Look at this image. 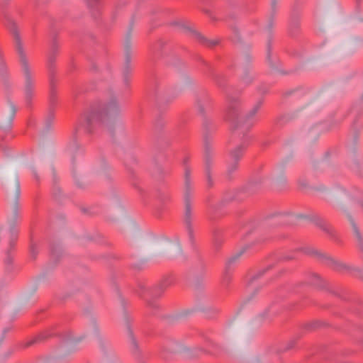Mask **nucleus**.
Instances as JSON below:
<instances>
[{
	"instance_id": "obj_19",
	"label": "nucleus",
	"mask_w": 363,
	"mask_h": 363,
	"mask_svg": "<svg viewBox=\"0 0 363 363\" xmlns=\"http://www.w3.org/2000/svg\"><path fill=\"white\" fill-rule=\"evenodd\" d=\"M274 267V263L269 264L267 267L259 270L256 274H255L252 275L250 277H249L248 280H247L248 286L253 284L257 280H258L260 277H262L264 274H265L268 271L273 269Z\"/></svg>"
},
{
	"instance_id": "obj_13",
	"label": "nucleus",
	"mask_w": 363,
	"mask_h": 363,
	"mask_svg": "<svg viewBox=\"0 0 363 363\" xmlns=\"http://www.w3.org/2000/svg\"><path fill=\"white\" fill-rule=\"evenodd\" d=\"M182 28L186 34L189 35L190 37L197 40L199 43L206 47L213 48L218 44V41L208 40L200 33L197 32L196 30L189 26L182 25Z\"/></svg>"
},
{
	"instance_id": "obj_31",
	"label": "nucleus",
	"mask_w": 363,
	"mask_h": 363,
	"mask_svg": "<svg viewBox=\"0 0 363 363\" xmlns=\"http://www.w3.org/2000/svg\"><path fill=\"white\" fill-rule=\"evenodd\" d=\"M294 345H295V340H291L284 348L279 350L278 352L279 353L284 352L287 350H289L292 349L294 347Z\"/></svg>"
},
{
	"instance_id": "obj_38",
	"label": "nucleus",
	"mask_w": 363,
	"mask_h": 363,
	"mask_svg": "<svg viewBox=\"0 0 363 363\" xmlns=\"http://www.w3.org/2000/svg\"><path fill=\"white\" fill-rule=\"evenodd\" d=\"M242 81L244 82V83L248 84L251 82V79H249V77L247 76L245 77L242 78Z\"/></svg>"
},
{
	"instance_id": "obj_33",
	"label": "nucleus",
	"mask_w": 363,
	"mask_h": 363,
	"mask_svg": "<svg viewBox=\"0 0 363 363\" xmlns=\"http://www.w3.org/2000/svg\"><path fill=\"white\" fill-rule=\"evenodd\" d=\"M164 124H165V122L164 121V120L162 118H159L155 122V128L159 130V129H162L164 126Z\"/></svg>"
},
{
	"instance_id": "obj_30",
	"label": "nucleus",
	"mask_w": 363,
	"mask_h": 363,
	"mask_svg": "<svg viewBox=\"0 0 363 363\" xmlns=\"http://www.w3.org/2000/svg\"><path fill=\"white\" fill-rule=\"evenodd\" d=\"M60 253V249L58 247L52 246L50 248V255L51 257L55 258L59 256V254Z\"/></svg>"
},
{
	"instance_id": "obj_53",
	"label": "nucleus",
	"mask_w": 363,
	"mask_h": 363,
	"mask_svg": "<svg viewBox=\"0 0 363 363\" xmlns=\"http://www.w3.org/2000/svg\"><path fill=\"white\" fill-rule=\"evenodd\" d=\"M362 99H363V94H362Z\"/></svg>"
},
{
	"instance_id": "obj_29",
	"label": "nucleus",
	"mask_w": 363,
	"mask_h": 363,
	"mask_svg": "<svg viewBox=\"0 0 363 363\" xmlns=\"http://www.w3.org/2000/svg\"><path fill=\"white\" fill-rule=\"evenodd\" d=\"M164 45V43L162 40H159L154 45L152 48V51L154 52H157V51L161 50L163 48Z\"/></svg>"
},
{
	"instance_id": "obj_42",
	"label": "nucleus",
	"mask_w": 363,
	"mask_h": 363,
	"mask_svg": "<svg viewBox=\"0 0 363 363\" xmlns=\"http://www.w3.org/2000/svg\"><path fill=\"white\" fill-rule=\"evenodd\" d=\"M352 128H353L354 129H356V128H357V125H356V121H354V123H353V124H352Z\"/></svg>"
},
{
	"instance_id": "obj_41",
	"label": "nucleus",
	"mask_w": 363,
	"mask_h": 363,
	"mask_svg": "<svg viewBox=\"0 0 363 363\" xmlns=\"http://www.w3.org/2000/svg\"><path fill=\"white\" fill-rule=\"evenodd\" d=\"M276 3H277V0H273L272 2V6L273 10H274Z\"/></svg>"
},
{
	"instance_id": "obj_46",
	"label": "nucleus",
	"mask_w": 363,
	"mask_h": 363,
	"mask_svg": "<svg viewBox=\"0 0 363 363\" xmlns=\"http://www.w3.org/2000/svg\"><path fill=\"white\" fill-rule=\"evenodd\" d=\"M355 1H356V2H357V4H359V2H360V0H355Z\"/></svg>"
},
{
	"instance_id": "obj_7",
	"label": "nucleus",
	"mask_w": 363,
	"mask_h": 363,
	"mask_svg": "<svg viewBox=\"0 0 363 363\" xmlns=\"http://www.w3.org/2000/svg\"><path fill=\"white\" fill-rule=\"evenodd\" d=\"M306 253L318 255L323 260V262H324L325 264H327L336 272L347 271L354 276H357L363 279V272H362L359 269L347 266L342 262L334 259L333 258L328 256L327 255L319 253L315 250L306 251Z\"/></svg>"
},
{
	"instance_id": "obj_40",
	"label": "nucleus",
	"mask_w": 363,
	"mask_h": 363,
	"mask_svg": "<svg viewBox=\"0 0 363 363\" xmlns=\"http://www.w3.org/2000/svg\"><path fill=\"white\" fill-rule=\"evenodd\" d=\"M252 188H253V184H249V186H248L249 191H251L252 193H254L255 191L252 189Z\"/></svg>"
},
{
	"instance_id": "obj_5",
	"label": "nucleus",
	"mask_w": 363,
	"mask_h": 363,
	"mask_svg": "<svg viewBox=\"0 0 363 363\" xmlns=\"http://www.w3.org/2000/svg\"><path fill=\"white\" fill-rule=\"evenodd\" d=\"M208 122L205 121L203 123V127L205 129V132L203 133V158L207 186L208 188H211L213 186L211 170L213 164L214 152L213 150V139L208 131Z\"/></svg>"
},
{
	"instance_id": "obj_27",
	"label": "nucleus",
	"mask_w": 363,
	"mask_h": 363,
	"mask_svg": "<svg viewBox=\"0 0 363 363\" xmlns=\"http://www.w3.org/2000/svg\"><path fill=\"white\" fill-rule=\"evenodd\" d=\"M54 119V111L53 109H49V113L46 119V125L48 128L51 126L52 122Z\"/></svg>"
},
{
	"instance_id": "obj_2",
	"label": "nucleus",
	"mask_w": 363,
	"mask_h": 363,
	"mask_svg": "<svg viewBox=\"0 0 363 363\" xmlns=\"http://www.w3.org/2000/svg\"><path fill=\"white\" fill-rule=\"evenodd\" d=\"M228 106L225 115L226 121L231 123L233 129H237L247 133L253 125V118L259 111L263 104V99H259L249 111L243 120L239 119L240 116V101L238 98L231 97L228 94Z\"/></svg>"
},
{
	"instance_id": "obj_43",
	"label": "nucleus",
	"mask_w": 363,
	"mask_h": 363,
	"mask_svg": "<svg viewBox=\"0 0 363 363\" xmlns=\"http://www.w3.org/2000/svg\"><path fill=\"white\" fill-rule=\"evenodd\" d=\"M188 161H189V158L188 157L184 158V164H186L188 162Z\"/></svg>"
},
{
	"instance_id": "obj_39",
	"label": "nucleus",
	"mask_w": 363,
	"mask_h": 363,
	"mask_svg": "<svg viewBox=\"0 0 363 363\" xmlns=\"http://www.w3.org/2000/svg\"><path fill=\"white\" fill-rule=\"evenodd\" d=\"M268 313H271L272 314H277V311L274 310V306H270V308L268 310Z\"/></svg>"
},
{
	"instance_id": "obj_51",
	"label": "nucleus",
	"mask_w": 363,
	"mask_h": 363,
	"mask_svg": "<svg viewBox=\"0 0 363 363\" xmlns=\"http://www.w3.org/2000/svg\"><path fill=\"white\" fill-rule=\"evenodd\" d=\"M114 16H115V11L113 13V17L114 18Z\"/></svg>"
},
{
	"instance_id": "obj_3",
	"label": "nucleus",
	"mask_w": 363,
	"mask_h": 363,
	"mask_svg": "<svg viewBox=\"0 0 363 363\" xmlns=\"http://www.w3.org/2000/svg\"><path fill=\"white\" fill-rule=\"evenodd\" d=\"M6 26L13 35L16 50L18 53L20 62L21 64L23 72L25 77V95L28 106L30 105L31 99L34 93V80L32 77L28 62L26 60V54L23 49L19 32L16 23L10 18L6 19Z\"/></svg>"
},
{
	"instance_id": "obj_36",
	"label": "nucleus",
	"mask_w": 363,
	"mask_h": 363,
	"mask_svg": "<svg viewBox=\"0 0 363 363\" xmlns=\"http://www.w3.org/2000/svg\"><path fill=\"white\" fill-rule=\"evenodd\" d=\"M270 55H271V43L270 41L268 43L267 45V60L270 61Z\"/></svg>"
},
{
	"instance_id": "obj_10",
	"label": "nucleus",
	"mask_w": 363,
	"mask_h": 363,
	"mask_svg": "<svg viewBox=\"0 0 363 363\" xmlns=\"http://www.w3.org/2000/svg\"><path fill=\"white\" fill-rule=\"evenodd\" d=\"M130 33H128L125 43V62L122 69L123 79L125 85L128 87L132 73L131 57L132 52L129 40Z\"/></svg>"
},
{
	"instance_id": "obj_18",
	"label": "nucleus",
	"mask_w": 363,
	"mask_h": 363,
	"mask_svg": "<svg viewBox=\"0 0 363 363\" xmlns=\"http://www.w3.org/2000/svg\"><path fill=\"white\" fill-rule=\"evenodd\" d=\"M91 15L96 18L100 16L103 0H85Z\"/></svg>"
},
{
	"instance_id": "obj_20",
	"label": "nucleus",
	"mask_w": 363,
	"mask_h": 363,
	"mask_svg": "<svg viewBox=\"0 0 363 363\" xmlns=\"http://www.w3.org/2000/svg\"><path fill=\"white\" fill-rule=\"evenodd\" d=\"M57 103L56 80L50 79V108L53 109Z\"/></svg>"
},
{
	"instance_id": "obj_48",
	"label": "nucleus",
	"mask_w": 363,
	"mask_h": 363,
	"mask_svg": "<svg viewBox=\"0 0 363 363\" xmlns=\"http://www.w3.org/2000/svg\"><path fill=\"white\" fill-rule=\"evenodd\" d=\"M8 330H9V329H5V330H4V333H6V332H7Z\"/></svg>"
},
{
	"instance_id": "obj_12",
	"label": "nucleus",
	"mask_w": 363,
	"mask_h": 363,
	"mask_svg": "<svg viewBox=\"0 0 363 363\" xmlns=\"http://www.w3.org/2000/svg\"><path fill=\"white\" fill-rule=\"evenodd\" d=\"M249 245H246L243 247L238 253H236L235 255H233L230 257L226 264L225 267V272L223 276V284L225 286H228L232 279V270H231V266L238 259L239 257L246 251L247 248H249Z\"/></svg>"
},
{
	"instance_id": "obj_17",
	"label": "nucleus",
	"mask_w": 363,
	"mask_h": 363,
	"mask_svg": "<svg viewBox=\"0 0 363 363\" xmlns=\"http://www.w3.org/2000/svg\"><path fill=\"white\" fill-rule=\"evenodd\" d=\"M302 217H303L302 215L282 214L275 218L276 220L274 223L279 225H293L297 219Z\"/></svg>"
},
{
	"instance_id": "obj_34",
	"label": "nucleus",
	"mask_w": 363,
	"mask_h": 363,
	"mask_svg": "<svg viewBox=\"0 0 363 363\" xmlns=\"http://www.w3.org/2000/svg\"><path fill=\"white\" fill-rule=\"evenodd\" d=\"M30 252L32 257L33 259H35L36 257V255H37L38 252L36 251V247H35V246L33 244H32L30 245Z\"/></svg>"
},
{
	"instance_id": "obj_24",
	"label": "nucleus",
	"mask_w": 363,
	"mask_h": 363,
	"mask_svg": "<svg viewBox=\"0 0 363 363\" xmlns=\"http://www.w3.org/2000/svg\"><path fill=\"white\" fill-rule=\"evenodd\" d=\"M235 192L234 191L225 193L221 201L222 204L231 201L235 199Z\"/></svg>"
},
{
	"instance_id": "obj_28",
	"label": "nucleus",
	"mask_w": 363,
	"mask_h": 363,
	"mask_svg": "<svg viewBox=\"0 0 363 363\" xmlns=\"http://www.w3.org/2000/svg\"><path fill=\"white\" fill-rule=\"evenodd\" d=\"M215 79L216 81L217 84L220 87H224V86L225 84V78L223 76H222V75H217Z\"/></svg>"
},
{
	"instance_id": "obj_8",
	"label": "nucleus",
	"mask_w": 363,
	"mask_h": 363,
	"mask_svg": "<svg viewBox=\"0 0 363 363\" xmlns=\"http://www.w3.org/2000/svg\"><path fill=\"white\" fill-rule=\"evenodd\" d=\"M21 196V187L19 182L17 183V187H16V202L15 205L13 206V214L11 217L9 218L8 222L10 225V240H9V245L10 247L12 248L14 247L16 241L18 238V230L16 228V224L17 223V220L18 218V212H19V203L18 201Z\"/></svg>"
},
{
	"instance_id": "obj_22",
	"label": "nucleus",
	"mask_w": 363,
	"mask_h": 363,
	"mask_svg": "<svg viewBox=\"0 0 363 363\" xmlns=\"http://www.w3.org/2000/svg\"><path fill=\"white\" fill-rule=\"evenodd\" d=\"M213 245L216 250H218L223 243V232L219 228H215L213 232Z\"/></svg>"
},
{
	"instance_id": "obj_1",
	"label": "nucleus",
	"mask_w": 363,
	"mask_h": 363,
	"mask_svg": "<svg viewBox=\"0 0 363 363\" xmlns=\"http://www.w3.org/2000/svg\"><path fill=\"white\" fill-rule=\"evenodd\" d=\"M121 113V108L114 96L108 101L93 105L79 117L75 126L72 141L67 149L74 154L79 149L77 140L83 136L89 137L106 121L114 120Z\"/></svg>"
},
{
	"instance_id": "obj_26",
	"label": "nucleus",
	"mask_w": 363,
	"mask_h": 363,
	"mask_svg": "<svg viewBox=\"0 0 363 363\" xmlns=\"http://www.w3.org/2000/svg\"><path fill=\"white\" fill-rule=\"evenodd\" d=\"M128 334H129V336L130 338L131 344L133 347L134 350L137 351L138 348V345L137 341L133 335V330L130 329V328L129 326H128Z\"/></svg>"
},
{
	"instance_id": "obj_16",
	"label": "nucleus",
	"mask_w": 363,
	"mask_h": 363,
	"mask_svg": "<svg viewBox=\"0 0 363 363\" xmlns=\"http://www.w3.org/2000/svg\"><path fill=\"white\" fill-rule=\"evenodd\" d=\"M348 218L350 221L353 233L355 237L357 247L359 251L362 253V256L363 258V235H362L360 230L359 229L357 225L355 223L352 217L350 215H349Z\"/></svg>"
},
{
	"instance_id": "obj_15",
	"label": "nucleus",
	"mask_w": 363,
	"mask_h": 363,
	"mask_svg": "<svg viewBox=\"0 0 363 363\" xmlns=\"http://www.w3.org/2000/svg\"><path fill=\"white\" fill-rule=\"evenodd\" d=\"M307 282L308 284H311L318 289H325L334 295H337L335 291L330 288L328 283L322 279L321 277L315 273H311L308 274Z\"/></svg>"
},
{
	"instance_id": "obj_35",
	"label": "nucleus",
	"mask_w": 363,
	"mask_h": 363,
	"mask_svg": "<svg viewBox=\"0 0 363 363\" xmlns=\"http://www.w3.org/2000/svg\"><path fill=\"white\" fill-rule=\"evenodd\" d=\"M196 103H197V107L199 108V112L203 114L204 112V110H203V106L201 104L200 100L198 99Z\"/></svg>"
},
{
	"instance_id": "obj_23",
	"label": "nucleus",
	"mask_w": 363,
	"mask_h": 363,
	"mask_svg": "<svg viewBox=\"0 0 363 363\" xmlns=\"http://www.w3.org/2000/svg\"><path fill=\"white\" fill-rule=\"evenodd\" d=\"M238 162L231 160L230 163L228 164L227 169V177L228 179H231L233 178L232 174L238 169Z\"/></svg>"
},
{
	"instance_id": "obj_49",
	"label": "nucleus",
	"mask_w": 363,
	"mask_h": 363,
	"mask_svg": "<svg viewBox=\"0 0 363 363\" xmlns=\"http://www.w3.org/2000/svg\"><path fill=\"white\" fill-rule=\"evenodd\" d=\"M118 9V6H116V11Z\"/></svg>"
},
{
	"instance_id": "obj_6",
	"label": "nucleus",
	"mask_w": 363,
	"mask_h": 363,
	"mask_svg": "<svg viewBox=\"0 0 363 363\" xmlns=\"http://www.w3.org/2000/svg\"><path fill=\"white\" fill-rule=\"evenodd\" d=\"M174 282V278L172 276L164 277L159 283V284L152 289H145L142 288V292L139 294L147 301V305L150 308L157 310L160 308L159 304L153 300L148 299L145 294H147L152 298H158L162 296L164 290Z\"/></svg>"
},
{
	"instance_id": "obj_37",
	"label": "nucleus",
	"mask_w": 363,
	"mask_h": 363,
	"mask_svg": "<svg viewBox=\"0 0 363 363\" xmlns=\"http://www.w3.org/2000/svg\"><path fill=\"white\" fill-rule=\"evenodd\" d=\"M5 262H6V264H11V262H12V258H11V255H10L9 251H8V252H7V257H6V259Z\"/></svg>"
},
{
	"instance_id": "obj_44",
	"label": "nucleus",
	"mask_w": 363,
	"mask_h": 363,
	"mask_svg": "<svg viewBox=\"0 0 363 363\" xmlns=\"http://www.w3.org/2000/svg\"><path fill=\"white\" fill-rule=\"evenodd\" d=\"M34 176H35V178L37 181H39V177L38 176V174L36 173H34Z\"/></svg>"
},
{
	"instance_id": "obj_45",
	"label": "nucleus",
	"mask_w": 363,
	"mask_h": 363,
	"mask_svg": "<svg viewBox=\"0 0 363 363\" xmlns=\"http://www.w3.org/2000/svg\"><path fill=\"white\" fill-rule=\"evenodd\" d=\"M296 28L298 27V23L296 22L294 25Z\"/></svg>"
},
{
	"instance_id": "obj_11",
	"label": "nucleus",
	"mask_w": 363,
	"mask_h": 363,
	"mask_svg": "<svg viewBox=\"0 0 363 363\" xmlns=\"http://www.w3.org/2000/svg\"><path fill=\"white\" fill-rule=\"evenodd\" d=\"M60 45L55 35L50 42L49 51L48 53L47 66L49 72V79L55 78V61L59 53Z\"/></svg>"
},
{
	"instance_id": "obj_50",
	"label": "nucleus",
	"mask_w": 363,
	"mask_h": 363,
	"mask_svg": "<svg viewBox=\"0 0 363 363\" xmlns=\"http://www.w3.org/2000/svg\"><path fill=\"white\" fill-rule=\"evenodd\" d=\"M67 337H68V338H70V337H71L70 334H69V335H67Z\"/></svg>"
},
{
	"instance_id": "obj_21",
	"label": "nucleus",
	"mask_w": 363,
	"mask_h": 363,
	"mask_svg": "<svg viewBox=\"0 0 363 363\" xmlns=\"http://www.w3.org/2000/svg\"><path fill=\"white\" fill-rule=\"evenodd\" d=\"M54 334L51 333L50 330L44 331L38 335H36L35 337H33L30 341H28L26 344V347H29L30 345H33L35 343L40 342L42 341L45 340L46 339L53 336Z\"/></svg>"
},
{
	"instance_id": "obj_52",
	"label": "nucleus",
	"mask_w": 363,
	"mask_h": 363,
	"mask_svg": "<svg viewBox=\"0 0 363 363\" xmlns=\"http://www.w3.org/2000/svg\"><path fill=\"white\" fill-rule=\"evenodd\" d=\"M268 238H265L264 240H262V242H264L266 240H267Z\"/></svg>"
},
{
	"instance_id": "obj_4",
	"label": "nucleus",
	"mask_w": 363,
	"mask_h": 363,
	"mask_svg": "<svg viewBox=\"0 0 363 363\" xmlns=\"http://www.w3.org/2000/svg\"><path fill=\"white\" fill-rule=\"evenodd\" d=\"M193 194L194 189L191 181V172L188 167H185L184 190V216L183 224L188 233L189 242L191 245L194 243L193 223L194 215L193 212Z\"/></svg>"
},
{
	"instance_id": "obj_47",
	"label": "nucleus",
	"mask_w": 363,
	"mask_h": 363,
	"mask_svg": "<svg viewBox=\"0 0 363 363\" xmlns=\"http://www.w3.org/2000/svg\"><path fill=\"white\" fill-rule=\"evenodd\" d=\"M291 92H286L285 93V95H288V94H290Z\"/></svg>"
},
{
	"instance_id": "obj_25",
	"label": "nucleus",
	"mask_w": 363,
	"mask_h": 363,
	"mask_svg": "<svg viewBox=\"0 0 363 363\" xmlns=\"http://www.w3.org/2000/svg\"><path fill=\"white\" fill-rule=\"evenodd\" d=\"M294 253H295V252H291L289 255L279 256L277 258V260L278 262H286V261L292 260V259H295Z\"/></svg>"
},
{
	"instance_id": "obj_14",
	"label": "nucleus",
	"mask_w": 363,
	"mask_h": 363,
	"mask_svg": "<svg viewBox=\"0 0 363 363\" xmlns=\"http://www.w3.org/2000/svg\"><path fill=\"white\" fill-rule=\"evenodd\" d=\"M306 218L309 219L316 226H318L325 233H327L330 238L337 240L335 230L332 228V227L330 225H328L325 222V220L323 218L316 214L306 216Z\"/></svg>"
},
{
	"instance_id": "obj_9",
	"label": "nucleus",
	"mask_w": 363,
	"mask_h": 363,
	"mask_svg": "<svg viewBox=\"0 0 363 363\" xmlns=\"http://www.w3.org/2000/svg\"><path fill=\"white\" fill-rule=\"evenodd\" d=\"M242 135L241 143L237 145L234 149L230 151V160L238 162L242 158L244 155V152L248 145V143L250 139V136H249L247 133L233 129V133L232 138H235Z\"/></svg>"
},
{
	"instance_id": "obj_32",
	"label": "nucleus",
	"mask_w": 363,
	"mask_h": 363,
	"mask_svg": "<svg viewBox=\"0 0 363 363\" xmlns=\"http://www.w3.org/2000/svg\"><path fill=\"white\" fill-rule=\"evenodd\" d=\"M10 106H11V109L10 121H13V120L15 118V116H16V111H17V108H16V106L13 103H11V102H10Z\"/></svg>"
}]
</instances>
